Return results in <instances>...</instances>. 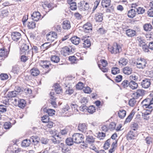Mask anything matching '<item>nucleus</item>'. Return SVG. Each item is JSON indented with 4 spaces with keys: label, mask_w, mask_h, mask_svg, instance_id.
Segmentation results:
<instances>
[{
    "label": "nucleus",
    "mask_w": 153,
    "mask_h": 153,
    "mask_svg": "<svg viewBox=\"0 0 153 153\" xmlns=\"http://www.w3.org/2000/svg\"><path fill=\"white\" fill-rule=\"evenodd\" d=\"M109 51L112 53L116 54L119 53L121 51V48L120 46L116 43H114L112 46L108 48Z\"/></svg>",
    "instance_id": "nucleus-2"
},
{
    "label": "nucleus",
    "mask_w": 153,
    "mask_h": 153,
    "mask_svg": "<svg viewBox=\"0 0 153 153\" xmlns=\"http://www.w3.org/2000/svg\"><path fill=\"white\" fill-rule=\"evenodd\" d=\"M46 39L49 42H52L57 38V34L54 32H50L46 35Z\"/></svg>",
    "instance_id": "nucleus-4"
},
{
    "label": "nucleus",
    "mask_w": 153,
    "mask_h": 153,
    "mask_svg": "<svg viewBox=\"0 0 153 153\" xmlns=\"http://www.w3.org/2000/svg\"><path fill=\"white\" fill-rule=\"evenodd\" d=\"M84 87V85L82 82H79L78 83L76 86V88L79 90L82 89Z\"/></svg>",
    "instance_id": "nucleus-61"
},
{
    "label": "nucleus",
    "mask_w": 153,
    "mask_h": 153,
    "mask_svg": "<svg viewBox=\"0 0 153 153\" xmlns=\"http://www.w3.org/2000/svg\"><path fill=\"white\" fill-rule=\"evenodd\" d=\"M60 148L61 149V151L63 153H67L69 152L71 148L68 146L66 144H64L63 143H61L60 144Z\"/></svg>",
    "instance_id": "nucleus-10"
},
{
    "label": "nucleus",
    "mask_w": 153,
    "mask_h": 153,
    "mask_svg": "<svg viewBox=\"0 0 153 153\" xmlns=\"http://www.w3.org/2000/svg\"><path fill=\"white\" fill-rule=\"evenodd\" d=\"M141 85L143 88H148L150 85V80L148 79H145L141 82Z\"/></svg>",
    "instance_id": "nucleus-11"
},
{
    "label": "nucleus",
    "mask_w": 153,
    "mask_h": 153,
    "mask_svg": "<svg viewBox=\"0 0 153 153\" xmlns=\"http://www.w3.org/2000/svg\"><path fill=\"white\" fill-rule=\"evenodd\" d=\"M144 91L142 89H138L137 91L133 94V97L136 99H137L144 95Z\"/></svg>",
    "instance_id": "nucleus-9"
},
{
    "label": "nucleus",
    "mask_w": 153,
    "mask_h": 153,
    "mask_svg": "<svg viewBox=\"0 0 153 153\" xmlns=\"http://www.w3.org/2000/svg\"><path fill=\"white\" fill-rule=\"evenodd\" d=\"M147 62L146 60L143 58H140V59H138L136 63L137 67L139 69H143L146 67Z\"/></svg>",
    "instance_id": "nucleus-3"
},
{
    "label": "nucleus",
    "mask_w": 153,
    "mask_h": 153,
    "mask_svg": "<svg viewBox=\"0 0 153 153\" xmlns=\"http://www.w3.org/2000/svg\"><path fill=\"white\" fill-rule=\"evenodd\" d=\"M101 5L103 7L107 8L111 5V0H102Z\"/></svg>",
    "instance_id": "nucleus-22"
},
{
    "label": "nucleus",
    "mask_w": 153,
    "mask_h": 153,
    "mask_svg": "<svg viewBox=\"0 0 153 153\" xmlns=\"http://www.w3.org/2000/svg\"><path fill=\"white\" fill-rule=\"evenodd\" d=\"M134 114V112H131L126 118L125 121V123L129 122L132 119Z\"/></svg>",
    "instance_id": "nucleus-48"
},
{
    "label": "nucleus",
    "mask_w": 153,
    "mask_h": 153,
    "mask_svg": "<svg viewBox=\"0 0 153 153\" xmlns=\"http://www.w3.org/2000/svg\"><path fill=\"white\" fill-rule=\"evenodd\" d=\"M78 129L82 132H85L87 129V125L84 123H79L78 126Z\"/></svg>",
    "instance_id": "nucleus-19"
},
{
    "label": "nucleus",
    "mask_w": 153,
    "mask_h": 153,
    "mask_svg": "<svg viewBox=\"0 0 153 153\" xmlns=\"http://www.w3.org/2000/svg\"><path fill=\"white\" fill-rule=\"evenodd\" d=\"M31 142H36L37 143L39 142V137L37 136H33L30 138Z\"/></svg>",
    "instance_id": "nucleus-53"
},
{
    "label": "nucleus",
    "mask_w": 153,
    "mask_h": 153,
    "mask_svg": "<svg viewBox=\"0 0 153 153\" xmlns=\"http://www.w3.org/2000/svg\"><path fill=\"white\" fill-rule=\"evenodd\" d=\"M148 99H149V98L148 97L147 98L143 100L142 103L143 104V107L144 108H147L146 109V111L151 112L152 111L153 109L152 108H150L149 106V105H151V103H150V102H148V101L147 100Z\"/></svg>",
    "instance_id": "nucleus-7"
},
{
    "label": "nucleus",
    "mask_w": 153,
    "mask_h": 153,
    "mask_svg": "<svg viewBox=\"0 0 153 153\" xmlns=\"http://www.w3.org/2000/svg\"><path fill=\"white\" fill-rule=\"evenodd\" d=\"M26 105V102L25 100L20 99L19 103H18V106L20 108H23L25 107Z\"/></svg>",
    "instance_id": "nucleus-26"
},
{
    "label": "nucleus",
    "mask_w": 153,
    "mask_h": 153,
    "mask_svg": "<svg viewBox=\"0 0 153 153\" xmlns=\"http://www.w3.org/2000/svg\"><path fill=\"white\" fill-rule=\"evenodd\" d=\"M135 99L133 97V98L130 100L128 102V104L130 106L133 107L134 105L136 102Z\"/></svg>",
    "instance_id": "nucleus-56"
},
{
    "label": "nucleus",
    "mask_w": 153,
    "mask_h": 153,
    "mask_svg": "<svg viewBox=\"0 0 153 153\" xmlns=\"http://www.w3.org/2000/svg\"><path fill=\"white\" fill-rule=\"evenodd\" d=\"M83 43V46L85 48H89L91 45V43L89 39H86L84 40Z\"/></svg>",
    "instance_id": "nucleus-37"
},
{
    "label": "nucleus",
    "mask_w": 153,
    "mask_h": 153,
    "mask_svg": "<svg viewBox=\"0 0 153 153\" xmlns=\"http://www.w3.org/2000/svg\"><path fill=\"white\" fill-rule=\"evenodd\" d=\"M69 4L70 5V8L72 10H74L76 9L77 6L76 3L73 2Z\"/></svg>",
    "instance_id": "nucleus-60"
},
{
    "label": "nucleus",
    "mask_w": 153,
    "mask_h": 153,
    "mask_svg": "<svg viewBox=\"0 0 153 153\" xmlns=\"http://www.w3.org/2000/svg\"><path fill=\"white\" fill-rule=\"evenodd\" d=\"M100 64L98 65V67L103 72H106L108 71V69L104 66H102Z\"/></svg>",
    "instance_id": "nucleus-62"
},
{
    "label": "nucleus",
    "mask_w": 153,
    "mask_h": 153,
    "mask_svg": "<svg viewBox=\"0 0 153 153\" xmlns=\"http://www.w3.org/2000/svg\"><path fill=\"white\" fill-rule=\"evenodd\" d=\"M69 60L72 63H76L78 60L76 57L74 56H70L69 57Z\"/></svg>",
    "instance_id": "nucleus-51"
},
{
    "label": "nucleus",
    "mask_w": 153,
    "mask_h": 153,
    "mask_svg": "<svg viewBox=\"0 0 153 153\" xmlns=\"http://www.w3.org/2000/svg\"><path fill=\"white\" fill-rule=\"evenodd\" d=\"M18 92L16 91L8 92V94L7 95V97L9 98L15 97L18 94Z\"/></svg>",
    "instance_id": "nucleus-30"
},
{
    "label": "nucleus",
    "mask_w": 153,
    "mask_h": 153,
    "mask_svg": "<svg viewBox=\"0 0 153 153\" xmlns=\"http://www.w3.org/2000/svg\"><path fill=\"white\" fill-rule=\"evenodd\" d=\"M11 127V123L10 122H6L5 123L4 125V128L6 129H10Z\"/></svg>",
    "instance_id": "nucleus-63"
},
{
    "label": "nucleus",
    "mask_w": 153,
    "mask_h": 153,
    "mask_svg": "<svg viewBox=\"0 0 153 153\" xmlns=\"http://www.w3.org/2000/svg\"><path fill=\"white\" fill-rule=\"evenodd\" d=\"M137 40L139 42V45L140 47H142L146 44L145 41L141 37H138Z\"/></svg>",
    "instance_id": "nucleus-39"
},
{
    "label": "nucleus",
    "mask_w": 153,
    "mask_h": 153,
    "mask_svg": "<svg viewBox=\"0 0 153 153\" xmlns=\"http://www.w3.org/2000/svg\"><path fill=\"white\" fill-rule=\"evenodd\" d=\"M9 52L7 50L3 48L0 49V60H4L8 56Z\"/></svg>",
    "instance_id": "nucleus-8"
},
{
    "label": "nucleus",
    "mask_w": 153,
    "mask_h": 153,
    "mask_svg": "<svg viewBox=\"0 0 153 153\" xmlns=\"http://www.w3.org/2000/svg\"><path fill=\"white\" fill-rule=\"evenodd\" d=\"M129 83L127 80H124L123 81L120 85L123 88H126L129 87Z\"/></svg>",
    "instance_id": "nucleus-43"
},
{
    "label": "nucleus",
    "mask_w": 153,
    "mask_h": 153,
    "mask_svg": "<svg viewBox=\"0 0 153 153\" xmlns=\"http://www.w3.org/2000/svg\"><path fill=\"white\" fill-rule=\"evenodd\" d=\"M137 9V12L138 14H142L144 13L145 11V10L143 7H138Z\"/></svg>",
    "instance_id": "nucleus-55"
},
{
    "label": "nucleus",
    "mask_w": 153,
    "mask_h": 153,
    "mask_svg": "<svg viewBox=\"0 0 153 153\" xmlns=\"http://www.w3.org/2000/svg\"><path fill=\"white\" fill-rule=\"evenodd\" d=\"M8 78L7 74H6L2 73L0 74V78L2 80H5Z\"/></svg>",
    "instance_id": "nucleus-58"
},
{
    "label": "nucleus",
    "mask_w": 153,
    "mask_h": 153,
    "mask_svg": "<svg viewBox=\"0 0 153 153\" xmlns=\"http://www.w3.org/2000/svg\"><path fill=\"white\" fill-rule=\"evenodd\" d=\"M87 110L88 112L91 114H93L95 111V107L93 105H91L88 108L87 107Z\"/></svg>",
    "instance_id": "nucleus-44"
},
{
    "label": "nucleus",
    "mask_w": 153,
    "mask_h": 153,
    "mask_svg": "<svg viewBox=\"0 0 153 153\" xmlns=\"http://www.w3.org/2000/svg\"><path fill=\"white\" fill-rule=\"evenodd\" d=\"M27 27L29 29H33L36 27V24L33 21L29 22L27 24Z\"/></svg>",
    "instance_id": "nucleus-54"
},
{
    "label": "nucleus",
    "mask_w": 153,
    "mask_h": 153,
    "mask_svg": "<svg viewBox=\"0 0 153 153\" xmlns=\"http://www.w3.org/2000/svg\"><path fill=\"white\" fill-rule=\"evenodd\" d=\"M50 139L54 144H58L59 143L60 138L58 135H54L50 137Z\"/></svg>",
    "instance_id": "nucleus-18"
},
{
    "label": "nucleus",
    "mask_w": 153,
    "mask_h": 153,
    "mask_svg": "<svg viewBox=\"0 0 153 153\" xmlns=\"http://www.w3.org/2000/svg\"><path fill=\"white\" fill-rule=\"evenodd\" d=\"M112 141L111 139L110 138L107 140L105 143L103 147L105 150L108 149L109 147L110 142Z\"/></svg>",
    "instance_id": "nucleus-40"
},
{
    "label": "nucleus",
    "mask_w": 153,
    "mask_h": 153,
    "mask_svg": "<svg viewBox=\"0 0 153 153\" xmlns=\"http://www.w3.org/2000/svg\"><path fill=\"white\" fill-rule=\"evenodd\" d=\"M126 114V111L123 110H120L118 113L119 117L121 119L124 118Z\"/></svg>",
    "instance_id": "nucleus-32"
},
{
    "label": "nucleus",
    "mask_w": 153,
    "mask_h": 153,
    "mask_svg": "<svg viewBox=\"0 0 153 153\" xmlns=\"http://www.w3.org/2000/svg\"><path fill=\"white\" fill-rule=\"evenodd\" d=\"M70 40L72 42L74 45H78L80 42V38L76 36L72 37Z\"/></svg>",
    "instance_id": "nucleus-23"
},
{
    "label": "nucleus",
    "mask_w": 153,
    "mask_h": 153,
    "mask_svg": "<svg viewBox=\"0 0 153 153\" xmlns=\"http://www.w3.org/2000/svg\"><path fill=\"white\" fill-rule=\"evenodd\" d=\"M151 112H149V111H146L144 114L143 113L142 117L144 120H147L149 119V115Z\"/></svg>",
    "instance_id": "nucleus-46"
},
{
    "label": "nucleus",
    "mask_w": 153,
    "mask_h": 153,
    "mask_svg": "<svg viewBox=\"0 0 153 153\" xmlns=\"http://www.w3.org/2000/svg\"><path fill=\"white\" fill-rule=\"evenodd\" d=\"M134 134L133 131H130L128 133L127 137L128 140H131L134 138Z\"/></svg>",
    "instance_id": "nucleus-36"
},
{
    "label": "nucleus",
    "mask_w": 153,
    "mask_h": 153,
    "mask_svg": "<svg viewBox=\"0 0 153 153\" xmlns=\"http://www.w3.org/2000/svg\"><path fill=\"white\" fill-rule=\"evenodd\" d=\"M152 26L150 23H147L145 24L143 26L144 30L146 31H150L152 29Z\"/></svg>",
    "instance_id": "nucleus-35"
},
{
    "label": "nucleus",
    "mask_w": 153,
    "mask_h": 153,
    "mask_svg": "<svg viewBox=\"0 0 153 153\" xmlns=\"http://www.w3.org/2000/svg\"><path fill=\"white\" fill-rule=\"evenodd\" d=\"M31 75L33 76H37L40 74L39 70L37 68H33L30 70Z\"/></svg>",
    "instance_id": "nucleus-21"
},
{
    "label": "nucleus",
    "mask_w": 153,
    "mask_h": 153,
    "mask_svg": "<svg viewBox=\"0 0 153 153\" xmlns=\"http://www.w3.org/2000/svg\"><path fill=\"white\" fill-rule=\"evenodd\" d=\"M71 106L73 110H74L75 112H78L79 110L78 109V106L75 103H71Z\"/></svg>",
    "instance_id": "nucleus-50"
},
{
    "label": "nucleus",
    "mask_w": 153,
    "mask_h": 153,
    "mask_svg": "<svg viewBox=\"0 0 153 153\" xmlns=\"http://www.w3.org/2000/svg\"><path fill=\"white\" fill-rule=\"evenodd\" d=\"M120 72V70L119 68L116 67H113L112 68L111 73L113 74H119Z\"/></svg>",
    "instance_id": "nucleus-47"
},
{
    "label": "nucleus",
    "mask_w": 153,
    "mask_h": 153,
    "mask_svg": "<svg viewBox=\"0 0 153 153\" xmlns=\"http://www.w3.org/2000/svg\"><path fill=\"white\" fill-rule=\"evenodd\" d=\"M54 89L57 94H59L62 92V89L59 84L56 83L54 85Z\"/></svg>",
    "instance_id": "nucleus-24"
},
{
    "label": "nucleus",
    "mask_w": 153,
    "mask_h": 153,
    "mask_svg": "<svg viewBox=\"0 0 153 153\" xmlns=\"http://www.w3.org/2000/svg\"><path fill=\"white\" fill-rule=\"evenodd\" d=\"M136 12L135 9H132L128 11L127 13L128 16L129 18H133L136 15Z\"/></svg>",
    "instance_id": "nucleus-25"
},
{
    "label": "nucleus",
    "mask_w": 153,
    "mask_h": 153,
    "mask_svg": "<svg viewBox=\"0 0 153 153\" xmlns=\"http://www.w3.org/2000/svg\"><path fill=\"white\" fill-rule=\"evenodd\" d=\"M61 52L62 54L66 56L72 53V48L71 47L65 46L62 48Z\"/></svg>",
    "instance_id": "nucleus-6"
},
{
    "label": "nucleus",
    "mask_w": 153,
    "mask_h": 153,
    "mask_svg": "<svg viewBox=\"0 0 153 153\" xmlns=\"http://www.w3.org/2000/svg\"><path fill=\"white\" fill-rule=\"evenodd\" d=\"M43 111L44 112H46L49 116H52L55 114V111L53 109H47L45 108L43 109Z\"/></svg>",
    "instance_id": "nucleus-28"
},
{
    "label": "nucleus",
    "mask_w": 153,
    "mask_h": 153,
    "mask_svg": "<svg viewBox=\"0 0 153 153\" xmlns=\"http://www.w3.org/2000/svg\"><path fill=\"white\" fill-rule=\"evenodd\" d=\"M51 60L53 62L57 63L59 61L60 58L58 56L53 55L51 56Z\"/></svg>",
    "instance_id": "nucleus-38"
},
{
    "label": "nucleus",
    "mask_w": 153,
    "mask_h": 153,
    "mask_svg": "<svg viewBox=\"0 0 153 153\" xmlns=\"http://www.w3.org/2000/svg\"><path fill=\"white\" fill-rule=\"evenodd\" d=\"M86 141L87 142L91 144L94 142V138L91 135L87 136Z\"/></svg>",
    "instance_id": "nucleus-34"
},
{
    "label": "nucleus",
    "mask_w": 153,
    "mask_h": 153,
    "mask_svg": "<svg viewBox=\"0 0 153 153\" xmlns=\"http://www.w3.org/2000/svg\"><path fill=\"white\" fill-rule=\"evenodd\" d=\"M83 28L84 31L86 33H89L92 30V25L90 23H87L84 25Z\"/></svg>",
    "instance_id": "nucleus-12"
},
{
    "label": "nucleus",
    "mask_w": 153,
    "mask_h": 153,
    "mask_svg": "<svg viewBox=\"0 0 153 153\" xmlns=\"http://www.w3.org/2000/svg\"><path fill=\"white\" fill-rule=\"evenodd\" d=\"M31 142L30 139L28 140L25 139L23 140L22 143V146L23 147H27L29 146L30 143Z\"/></svg>",
    "instance_id": "nucleus-31"
},
{
    "label": "nucleus",
    "mask_w": 153,
    "mask_h": 153,
    "mask_svg": "<svg viewBox=\"0 0 153 153\" xmlns=\"http://www.w3.org/2000/svg\"><path fill=\"white\" fill-rule=\"evenodd\" d=\"M131 127L132 130L135 131L137 129L138 125L137 123L132 122L131 124Z\"/></svg>",
    "instance_id": "nucleus-52"
},
{
    "label": "nucleus",
    "mask_w": 153,
    "mask_h": 153,
    "mask_svg": "<svg viewBox=\"0 0 153 153\" xmlns=\"http://www.w3.org/2000/svg\"><path fill=\"white\" fill-rule=\"evenodd\" d=\"M127 59L124 58H121L118 62L119 64L120 65H126L128 63Z\"/></svg>",
    "instance_id": "nucleus-29"
},
{
    "label": "nucleus",
    "mask_w": 153,
    "mask_h": 153,
    "mask_svg": "<svg viewBox=\"0 0 153 153\" xmlns=\"http://www.w3.org/2000/svg\"><path fill=\"white\" fill-rule=\"evenodd\" d=\"M148 97L149 98V99L147 100L148 101V102H150V103H151V105H149V106L150 108H152L153 109V95L151 94L148 96Z\"/></svg>",
    "instance_id": "nucleus-42"
},
{
    "label": "nucleus",
    "mask_w": 153,
    "mask_h": 153,
    "mask_svg": "<svg viewBox=\"0 0 153 153\" xmlns=\"http://www.w3.org/2000/svg\"><path fill=\"white\" fill-rule=\"evenodd\" d=\"M32 19L34 21H38L40 19L41 14L38 11H35L31 15Z\"/></svg>",
    "instance_id": "nucleus-13"
},
{
    "label": "nucleus",
    "mask_w": 153,
    "mask_h": 153,
    "mask_svg": "<svg viewBox=\"0 0 153 153\" xmlns=\"http://www.w3.org/2000/svg\"><path fill=\"white\" fill-rule=\"evenodd\" d=\"M132 71V68L128 66H126L123 69V72L126 75H129L131 74Z\"/></svg>",
    "instance_id": "nucleus-16"
},
{
    "label": "nucleus",
    "mask_w": 153,
    "mask_h": 153,
    "mask_svg": "<svg viewBox=\"0 0 153 153\" xmlns=\"http://www.w3.org/2000/svg\"><path fill=\"white\" fill-rule=\"evenodd\" d=\"M21 50L25 54H28L30 53L32 56L33 55V51L29 50V46L26 44H23L21 48Z\"/></svg>",
    "instance_id": "nucleus-5"
},
{
    "label": "nucleus",
    "mask_w": 153,
    "mask_h": 153,
    "mask_svg": "<svg viewBox=\"0 0 153 153\" xmlns=\"http://www.w3.org/2000/svg\"><path fill=\"white\" fill-rule=\"evenodd\" d=\"M116 124L114 122L111 123L109 125V128L111 130H113L115 129Z\"/></svg>",
    "instance_id": "nucleus-64"
},
{
    "label": "nucleus",
    "mask_w": 153,
    "mask_h": 153,
    "mask_svg": "<svg viewBox=\"0 0 153 153\" xmlns=\"http://www.w3.org/2000/svg\"><path fill=\"white\" fill-rule=\"evenodd\" d=\"M129 79L131 81L136 82L138 80V77L135 74H133L130 76Z\"/></svg>",
    "instance_id": "nucleus-59"
},
{
    "label": "nucleus",
    "mask_w": 153,
    "mask_h": 153,
    "mask_svg": "<svg viewBox=\"0 0 153 153\" xmlns=\"http://www.w3.org/2000/svg\"><path fill=\"white\" fill-rule=\"evenodd\" d=\"M134 114V112H131L126 118L125 121V123L129 122L132 119Z\"/></svg>",
    "instance_id": "nucleus-49"
},
{
    "label": "nucleus",
    "mask_w": 153,
    "mask_h": 153,
    "mask_svg": "<svg viewBox=\"0 0 153 153\" xmlns=\"http://www.w3.org/2000/svg\"><path fill=\"white\" fill-rule=\"evenodd\" d=\"M21 34L18 32H13L11 34V38L14 41H17L20 38Z\"/></svg>",
    "instance_id": "nucleus-14"
},
{
    "label": "nucleus",
    "mask_w": 153,
    "mask_h": 153,
    "mask_svg": "<svg viewBox=\"0 0 153 153\" xmlns=\"http://www.w3.org/2000/svg\"><path fill=\"white\" fill-rule=\"evenodd\" d=\"M65 142L67 145L70 146L73 144L74 142L72 137V138L71 137L67 138Z\"/></svg>",
    "instance_id": "nucleus-33"
},
{
    "label": "nucleus",
    "mask_w": 153,
    "mask_h": 153,
    "mask_svg": "<svg viewBox=\"0 0 153 153\" xmlns=\"http://www.w3.org/2000/svg\"><path fill=\"white\" fill-rule=\"evenodd\" d=\"M62 26L64 29L68 30L71 27L70 22L68 20H65L63 22Z\"/></svg>",
    "instance_id": "nucleus-20"
},
{
    "label": "nucleus",
    "mask_w": 153,
    "mask_h": 153,
    "mask_svg": "<svg viewBox=\"0 0 153 153\" xmlns=\"http://www.w3.org/2000/svg\"><path fill=\"white\" fill-rule=\"evenodd\" d=\"M42 122L44 123H48L49 121V118L48 116L47 115H45L42 117Z\"/></svg>",
    "instance_id": "nucleus-57"
},
{
    "label": "nucleus",
    "mask_w": 153,
    "mask_h": 153,
    "mask_svg": "<svg viewBox=\"0 0 153 153\" xmlns=\"http://www.w3.org/2000/svg\"><path fill=\"white\" fill-rule=\"evenodd\" d=\"M19 69L18 65H15L13 67L11 71L14 74H17L19 71Z\"/></svg>",
    "instance_id": "nucleus-45"
},
{
    "label": "nucleus",
    "mask_w": 153,
    "mask_h": 153,
    "mask_svg": "<svg viewBox=\"0 0 153 153\" xmlns=\"http://www.w3.org/2000/svg\"><path fill=\"white\" fill-rule=\"evenodd\" d=\"M74 143L76 144H79L84 143V138L83 135L80 133H75L72 135Z\"/></svg>",
    "instance_id": "nucleus-1"
},
{
    "label": "nucleus",
    "mask_w": 153,
    "mask_h": 153,
    "mask_svg": "<svg viewBox=\"0 0 153 153\" xmlns=\"http://www.w3.org/2000/svg\"><path fill=\"white\" fill-rule=\"evenodd\" d=\"M94 19L96 22H101L103 20L102 14L101 13H97L95 15Z\"/></svg>",
    "instance_id": "nucleus-17"
},
{
    "label": "nucleus",
    "mask_w": 153,
    "mask_h": 153,
    "mask_svg": "<svg viewBox=\"0 0 153 153\" xmlns=\"http://www.w3.org/2000/svg\"><path fill=\"white\" fill-rule=\"evenodd\" d=\"M126 34L128 37H133L136 35V32L134 30L129 29L126 30Z\"/></svg>",
    "instance_id": "nucleus-15"
},
{
    "label": "nucleus",
    "mask_w": 153,
    "mask_h": 153,
    "mask_svg": "<svg viewBox=\"0 0 153 153\" xmlns=\"http://www.w3.org/2000/svg\"><path fill=\"white\" fill-rule=\"evenodd\" d=\"M50 45L49 42H46L42 45L40 48L43 51H44L48 48L50 47Z\"/></svg>",
    "instance_id": "nucleus-41"
},
{
    "label": "nucleus",
    "mask_w": 153,
    "mask_h": 153,
    "mask_svg": "<svg viewBox=\"0 0 153 153\" xmlns=\"http://www.w3.org/2000/svg\"><path fill=\"white\" fill-rule=\"evenodd\" d=\"M129 83V87L132 89H136L138 85L137 84L136 82L135 81H131Z\"/></svg>",
    "instance_id": "nucleus-27"
}]
</instances>
